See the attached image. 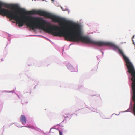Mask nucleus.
<instances>
[{
  "instance_id": "f257e3e1",
  "label": "nucleus",
  "mask_w": 135,
  "mask_h": 135,
  "mask_svg": "<svg viewBox=\"0 0 135 135\" xmlns=\"http://www.w3.org/2000/svg\"><path fill=\"white\" fill-rule=\"evenodd\" d=\"M71 27L68 30V40L73 42H81L86 44H90L99 46L104 45L110 47L113 49L118 50L119 53L122 55L125 61L126 65L128 69V72L132 76L131 80L132 81L131 84H135V69L130 62L129 59L126 56L123 51L113 43L110 42L96 41L91 40L86 37H83L81 35V31L80 26L77 23H72Z\"/></svg>"
},
{
  "instance_id": "f03ea898",
  "label": "nucleus",
  "mask_w": 135,
  "mask_h": 135,
  "mask_svg": "<svg viewBox=\"0 0 135 135\" xmlns=\"http://www.w3.org/2000/svg\"><path fill=\"white\" fill-rule=\"evenodd\" d=\"M3 6L5 7H11L12 9L18 10V5L8 4L0 1V15L2 16H6L11 20H15L18 23V14L15 11H12L7 9L2 8Z\"/></svg>"
},
{
  "instance_id": "7ed1b4c3",
  "label": "nucleus",
  "mask_w": 135,
  "mask_h": 135,
  "mask_svg": "<svg viewBox=\"0 0 135 135\" xmlns=\"http://www.w3.org/2000/svg\"><path fill=\"white\" fill-rule=\"evenodd\" d=\"M132 87L133 91V100L135 102L133 107V112L135 115V85H132Z\"/></svg>"
},
{
  "instance_id": "20e7f679",
  "label": "nucleus",
  "mask_w": 135,
  "mask_h": 135,
  "mask_svg": "<svg viewBox=\"0 0 135 135\" xmlns=\"http://www.w3.org/2000/svg\"><path fill=\"white\" fill-rule=\"evenodd\" d=\"M20 120L22 124L25 123L26 121V118L25 116L21 115L20 118Z\"/></svg>"
},
{
  "instance_id": "39448f33",
  "label": "nucleus",
  "mask_w": 135,
  "mask_h": 135,
  "mask_svg": "<svg viewBox=\"0 0 135 135\" xmlns=\"http://www.w3.org/2000/svg\"><path fill=\"white\" fill-rule=\"evenodd\" d=\"M67 67L69 69L71 70V71H75L74 68L71 64H68L67 65Z\"/></svg>"
},
{
  "instance_id": "423d86ee",
  "label": "nucleus",
  "mask_w": 135,
  "mask_h": 135,
  "mask_svg": "<svg viewBox=\"0 0 135 135\" xmlns=\"http://www.w3.org/2000/svg\"><path fill=\"white\" fill-rule=\"evenodd\" d=\"M59 135H62V132L59 131Z\"/></svg>"
},
{
  "instance_id": "0eeeda50",
  "label": "nucleus",
  "mask_w": 135,
  "mask_h": 135,
  "mask_svg": "<svg viewBox=\"0 0 135 135\" xmlns=\"http://www.w3.org/2000/svg\"><path fill=\"white\" fill-rule=\"evenodd\" d=\"M134 35L132 38V41H133V38H134Z\"/></svg>"
},
{
  "instance_id": "6e6552de",
  "label": "nucleus",
  "mask_w": 135,
  "mask_h": 135,
  "mask_svg": "<svg viewBox=\"0 0 135 135\" xmlns=\"http://www.w3.org/2000/svg\"><path fill=\"white\" fill-rule=\"evenodd\" d=\"M24 127H28V128H30V127L29 126H28V127H27L26 126H25Z\"/></svg>"
},
{
  "instance_id": "1a4fd4ad",
  "label": "nucleus",
  "mask_w": 135,
  "mask_h": 135,
  "mask_svg": "<svg viewBox=\"0 0 135 135\" xmlns=\"http://www.w3.org/2000/svg\"><path fill=\"white\" fill-rule=\"evenodd\" d=\"M52 1H54V0H52Z\"/></svg>"
}]
</instances>
